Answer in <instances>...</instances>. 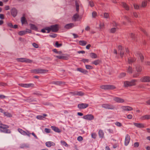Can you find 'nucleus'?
<instances>
[{
  "mask_svg": "<svg viewBox=\"0 0 150 150\" xmlns=\"http://www.w3.org/2000/svg\"><path fill=\"white\" fill-rule=\"evenodd\" d=\"M58 30V25H53L51 26L50 27H46L44 29L41 30V32L43 33H49L51 31L53 32H56Z\"/></svg>",
  "mask_w": 150,
  "mask_h": 150,
  "instance_id": "f257e3e1",
  "label": "nucleus"
},
{
  "mask_svg": "<svg viewBox=\"0 0 150 150\" xmlns=\"http://www.w3.org/2000/svg\"><path fill=\"white\" fill-rule=\"evenodd\" d=\"M137 80L133 79L130 81H125L124 82V85L125 87L133 86L136 85Z\"/></svg>",
  "mask_w": 150,
  "mask_h": 150,
  "instance_id": "f03ea898",
  "label": "nucleus"
},
{
  "mask_svg": "<svg viewBox=\"0 0 150 150\" xmlns=\"http://www.w3.org/2000/svg\"><path fill=\"white\" fill-rule=\"evenodd\" d=\"M31 72L35 74H42L47 73L48 72V70L38 68L33 70L31 71Z\"/></svg>",
  "mask_w": 150,
  "mask_h": 150,
  "instance_id": "7ed1b4c3",
  "label": "nucleus"
},
{
  "mask_svg": "<svg viewBox=\"0 0 150 150\" xmlns=\"http://www.w3.org/2000/svg\"><path fill=\"white\" fill-rule=\"evenodd\" d=\"M100 88L105 90L113 89L116 88L114 86L110 85H103L100 86Z\"/></svg>",
  "mask_w": 150,
  "mask_h": 150,
  "instance_id": "20e7f679",
  "label": "nucleus"
},
{
  "mask_svg": "<svg viewBox=\"0 0 150 150\" xmlns=\"http://www.w3.org/2000/svg\"><path fill=\"white\" fill-rule=\"evenodd\" d=\"M83 118L86 120H91L94 119V116L92 114H88L84 115Z\"/></svg>",
  "mask_w": 150,
  "mask_h": 150,
  "instance_id": "39448f33",
  "label": "nucleus"
},
{
  "mask_svg": "<svg viewBox=\"0 0 150 150\" xmlns=\"http://www.w3.org/2000/svg\"><path fill=\"white\" fill-rule=\"evenodd\" d=\"M102 107L105 109L113 110L114 108V106L110 104H104L102 105Z\"/></svg>",
  "mask_w": 150,
  "mask_h": 150,
  "instance_id": "423d86ee",
  "label": "nucleus"
},
{
  "mask_svg": "<svg viewBox=\"0 0 150 150\" xmlns=\"http://www.w3.org/2000/svg\"><path fill=\"white\" fill-rule=\"evenodd\" d=\"M17 60L18 61L21 62L30 63L32 62V60H31L25 58H18L17 59Z\"/></svg>",
  "mask_w": 150,
  "mask_h": 150,
  "instance_id": "0eeeda50",
  "label": "nucleus"
},
{
  "mask_svg": "<svg viewBox=\"0 0 150 150\" xmlns=\"http://www.w3.org/2000/svg\"><path fill=\"white\" fill-rule=\"evenodd\" d=\"M19 85L21 87L25 88L33 87L34 86V84L33 83H19Z\"/></svg>",
  "mask_w": 150,
  "mask_h": 150,
  "instance_id": "6e6552de",
  "label": "nucleus"
},
{
  "mask_svg": "<svg viewBox=\"0 0 150 150\" xmlns=\"http://www.w3.org/2000/svg\"><path fill=\"white\" fill-rule=\"evenodd\" d=\"M133 124L138 128H142L145 127V125L143 123L134 122Z\"/></svg>",
  "mask_w": 150,
  "mask_h": 150,
  "instance_id": "1a4fd4ad",
  "label": "nucleus"
},
{
  "mask_svg": "<svg viewBox=\"0 0 150 150\" xmlns=\"http://www.w3.org/2000/svg\"><path fill=\"white\" fill-rule=\"evenodd\" d=\"M121 108L124 111H130L133 110L132 107L128 106H122Z\"/></svg>",
  "mask_w": 150,
  "mask_h": 150,
  "instance_id": "9d476101",
  "label": "nucleus"
},
{
  "mask_svg": "<svg viewBox=\"0 0 150 150\" xmlns=\"http://www.w3.org/2000/svg\"><path fill=\"white\" fill-rule=\"evenodd\" d=\"M88 106V104L87 103H81L78 105V108L80 109H83L85 108Z\"/></svg>",
  "mask_w": 150,
  "mask_h": 150,
  "instance_id": "9b49d317",
  "label": "nucleus"
},
{
  "mask_svg": "<svg viewBox=\"0 0 150 150\" xmlns=\"http://www.w3.org/2000/svg\"><path fill=\"white\" fill-rule=\"evenodd\" d=\"M140 80L142 82H150V77L148 76H144Z\"/></svg>",
  "mask_w": 150,
  "mask_h": 150,
  "instance_id": "f8f14e48",
  "label": "nucleus"
},
{
  "mask_svg": "<svg viewBox=\"0 0 150 150\" xmlns=\"http://www.w3.org/2000/svg\"><path fill=\"white\" fill-rule=\"evenodd\" d=\"M8 128V126L2 124L0 126V130L1 131L2 130L7 131V129Z\"/></svg>",
  "mask_w": 150,
  "mask_h": 150,
  "instance_id": "ddd939ff",
  "label": "nucleus"
},
{
  "mask_svg": "<svg viewBox=\"0 0 150 150\" xmlns=\"http://www.w3.org/2000/svg\"><path fill=\"white\" fill-rule=\"evenodd\" d=\"M113 100L117 103H122L125 102L124 99L118 97L114 98Z\"/></svg>",
  "mask_w": 150,
  "mask_h": 150,
  "instance_id": "4468645a",
  "label": "nucleus"
},
{
  "mask_svg": "<svg viewBox=\"0 0 150 150\" xmlns=\"http://www.w3.org/2000/svg\"><path fill=\"white\" fill-rule=\"evenodd\" d=\"M118 50L120 51V55L121 57H123L124 55V52L122 47L121 45H119L118 46Z\"/></svg>",
  "mask_w": 150,
  "mask_h": 150,
  "instance_id": "2eb2a0df",
  "label": "nucleus"
},
{
  "mask_svg": "<svg viewBox=\"0 0 150 150\" xmlns=\"http://www.w3.org/2000/svg\"><path fill=\"white\" fill-rule=\"evenodd\" d=\"M11 13L13 17H15L17 14V10L14 8H12L11 10Z\"/></svg>",
  "mask_w": 150,
  "mask_h": 150,
  "instance_id": "dca6fc26",
  "label": "nucleus"
},
{
  "mask_svg": "<svg viewBox=\"0 0 150 150\" xmlns=\"http://www.w3.org/2000/svg\"><path fill=\"white\" fill-rule=\"evenodd\" d=\"M81 6L80 4V2L79 0H77L76 1V11L78 12L79 11V6Z\"/></svg>",
  "mask_w": 150,
  "mask_h": 150,
  "instance_id": "f3484780",
  "label": "nucleus"
},
{
  "mask_svg": "<svg viewBox=\"0 0 150 150\" xmlns=\"http://www.w3.org/2000/svg\"><path fill=\"white\" fill-rule=\"evenodd\" d=\"M150 119V115H146L141 117L140 119L141 120H149Z\"/></svg>",
  "mask_w": 150,
  "mask_h": 150,
  "instance_id": "a211bd4d",
  "label": "nucleus"
},
{
  "mask_svg": "<svg viewBox=\"0 0 150 150\" xmlns=\"http://www.w3.org/2000/svg\"><path fill=\"white\" fill-rule=\"evenodd\" d=\"M124 8H125L127 10H129V7L128 5L125 2H122L120 4Z\"/></svg>",
  "mask_w": 150,
  "mask_h": 150,
  "instance_id": "6ab92c4d",
  "label": "nucleus"
},
{
  "mask_svg": "<svg viewBox=\"0 0 150 150\" xmlns=\"http://www.w3.org/2000/svg\"><path fill=\"white\" fill-rule=\"evenodd\" d=\"M74 26L73 23H70L67 24L65 26V28L67 29H69L71 28Z\"/></svg>",
  "mask_w": 150,
  "mask_h": 150,
  "instance_id": "aec40b11",
  "label": "nucleus"
},
{
  "mask_svg": "<svg viewBox=\"0 0 150 150\" xmlns=\"http://www.w3.org/2000/svg\"><path fill=\"white\" fill-rule=\"evenodd\" d=\"M76 70L77 71H79L81 73H83L84 74H86L88 72V71L87 70L81 68H78Z\"/></svg>",
  "mask_w": 150,
  "mask_h": 150,
  "instance_id": "412c9836",
  "label": "nucleus"
},
{
  "mask_svg": "<svg viewBox=\"0 0 150 150\" xmlns=\"http://www.w3.org/2000/svg\"><path fill=\"white\" fill-rule=\"evenodd\" d=\"M130 140V137L129 136L127 135L126 136L125 140V144L127 145L129 143Z\"/></svg>",
  "mask_w": 150,
  "mask_h": 150,
  "instance_id": "4be33fe9",
  "label": "nucleus"
},
{
  "mask_svg": "<svg viewBox=\"0 0 150 150\" xmlns=\"http://www.w3.org/2000/svg\"><path fill=\"white\" fill-rule=\"evenodd\" d=\"M101 62V61L99 59L96 60L92 62V64L97 65Z\"/></svg>",
  "mask_w": 150,
  "mask_h": 150,
  "instance_id": "5701e85b",
  "label": "nucleus"
},
{
  "mask_svg": "<svg viewBox=\"0 0 150 150\" xmlns=\"http://www.w3.org/2000/svg\"><path fill=\"white\" fill-rule=\"evenodd\" d=\"M147 1L146 0H144L143 1L142 3L141 7L143 8L145 7L147 5Z\"/></svg>",
  "mask_w": 150,
  "mask_h": 150,
  "instance_id": "b1692460",
  "label": "nucleus"
},
{
  "mask_svg": "<svg viewBox=\"0 0 150 150\" xmlns=\"http://www.w3.org/2000/svg\"><path fill=\"white\" fill-rule=\"evenodd\" d=\"M74 95H77L79 96H82L83 95V93L81 91H75L73 93Z\"/></svg>",
  "mask_w": 150,
  "mask_h": 150,
  "instance_id": "393cba45",
  "label": "nucleus"
},
{
  "mask_svg": "<svg viewBox=\"0 0 150 150\" xmlns=\"http://www.w3.org/2000/svg\"><path fill=\"white\" fill-rule=\"evenodd\" d=\"M91 57L93 59H95L97 58V54L94 53H91L90 54Z\"/></svg>",
  "mask_w": 150,
  "mask_h": 150,
  "instance_id": "a878e982",
  "label": "nucleus"
},
{
  "mask_svg": "<svg viewBox=\"0 0 150 150\" xmlns=\"http://www.w3.org/2000/svg\"><path fill=\"white\" fill-rule=\"evenodd\" d=\"M46 145L48 147H50L52 146H54L55 144L53 142H46Z\"/></svg>",
  "mask_w": 150,
  "mask_h": 150,
  "instance_id": "bb28decb",
  "label": "nucleus"
},
{
  "mask_svg": "<svg viewBox=\"0 0 150 150\" xmlns=\"http://www.w3.org/2000/svg\"><path fill=\"white\" fill-rule=\"evenodd\" d=\"M30 26L31 28L34 30L37 31L38 30V28L34 25L32 24H30Z\"/></svg>",
  "mask_w": 150,
  "mask_h": 150,
  "instance_id": "cd10ccee",
  "label": "nucleus"
},
{
  "mask_svg": "<svg viewBox=\"0 0 150 150\" xmlns=\"http://www.w3.org/2000/svg\"><path fill=\"white\" fill-rule=\"evenodd\" d=\"M99 27L101 30L103 29L104 28V24L103 22L100 21Z\"/></svg>",
  "mask_w": 150,
  "mask_h": 150,
  "instance_id": "c85d7f7f",
  "label": "nucleus"
},
{
  "mask_svg": "<svg viewBox=\"0 0 150 150\" xmlns=\"http://www.w3.org/2000/svg\"><path fill=\"white\" fill-rule=\"evenodd\" d=\"M135 60V59L134 58L129 57L128 58V61L129 63L134 62Z\"/></svg>",
  "mask_w": 150,
  "mask_h": 150,
  "instance_id": "c756f323",
  "label": "nucleus"
},
{
  "mask_svg": "<svg viewBox=\"0 0 150 150\" xmlns=\"http://www.w3.org/2000/svg\"><path fill=\"white\" fill-rule=\"evenodd\" d=\"M79 44L82 46H84L86 45L87 43V42L86 41L83 40L80 41L79 42Z\"/></svg>",
  "mask_w": 150,
  "mask_h": 150,
  "instance_id": "7c9ffc66",
  "label": "nucleus"
},
{
  "mask_svg": "<svg viewBox=\"0 0 150 150\" xmlns=\"http://www.w3.org/2000/svg\"><path fill=\"white\" fill-rule=\"evenodd\" d=\"M26 34V31L25 30L21 31L18 33V34L20 36L24 35Z\"/></svg>",
  "mask_w": 150,
  "mask_h": 150,
  "instance_id": "2f4dec72",
  "label": "nucleus"
},
{
  "mask_svg": "<svg viewBox=\"0 0 150 150\" xmlns=\"http://www.w3.org/2000/svg\"><path fill=\"white\" fill-rule=\"evenodd\" d=\"M51 128L52 130L54 131H60V130L58 128L56 127L52 126Z\"/></svg>",
  "mask_w": 150,
  "mask_h": 150,
  "instance_id": "473e14b6",
  "label": "nucleus"
},
{
  "mask_svg": "<svg viewBox=\"0 0 150 150\" xmlns=\"http://www.w3.org/2000/svg\"><path fill=\"white\" fill-rule=\"evenodd\" d=\"M85 67L86 69H93L92 66L89 65H86Z\"/></svg>",
  "mask_w": 150,
  "mask_h": 150,
  "instance_id": "72a5a7b5",
  "label": "nucleus"
},
{
  "mask_svg": "<svg viewBox=\"0 0 150 150\" xmlns=\"http://www.w3.org/2000/svg\"><path fill=\"white\" fill-rule=\"evenodd\" d=\"M21 21L22 24L25 23L27 21L25 17L24 16L23 17L21 18Z\"/></svg>",
  "mask_w": 150,
  "mask_h": 150,
  "instance_id": "f704fd0d",
  "label": "nucleus"
},
{
  "mask_svg": "<svg viewBox=\"0 0 150 150\" xmlns=\"http://www.w3.org/2000/svg\"><path fill=\"white\" fill-rule=\"evenodd\" d=\"M79 17V15L78 14H76L73 16V19L74 21H76Z\"/></svg>",
  "mask_w": 150,
  "mask_h": 150,
  "instance_id": "c9c22d12",
  "label": "nucleus"
},
{
  "mask_svg": "<svg viewBox=\"0 0 150 150\" xmlns=\"http://www.w3.org/2000/svg\"><path fill=\"white\" fill-rule=\"evenodd\" d=\"M142 70V67L141 66H139L136 67V70L137 72H141Z\"/></svg>",
  "mask_w": 150,
  "mask_h": 150,
  "instance_id": "e433bc0d",
  "label": "nucleus"
},
{
  "mask_svg": "<svg viewBox=\"0 0 150 150\" xmlns=\"http://www.w3.org/2000/svg\"><path fill=\"white\" fill-rule=\"evenodd\" d=\"M5 115L8 117H12V115L10 113L8 112H5L4 113Z\"/></svg>",
  "mask_w": 150,
  "mask_h": 150,
  "instance_id": "4c0bfd02",
  "label": "nucleus"
},
{
  "mask_svg": "<svg viewBox=\"0 0 150 150\" xmlns=\"http://www.w3.org/2000/svg\"><path fill=\"white\" fill-rule=\"evenodd\" d=\"M133 5H134V8L135 9H139V6L138 4H133Z\"/></svg>",
  "mask_w": 150,
  "mask_h": 150,
  "instance_id": "58836bf2",
  "label": "nucleus"
},
{
  "mask_svg": "<svg viewBox=\"0 0 150 150\" xmlns=\"http://www.w3.org/2000/svg\"><path fill=\"white\" fill-rule=\"evenodd\" d=\"M139 57L140 60H141L142 62L144 60V57L143 56L142 54L141 53H140L139 54Z\"/></svg>",
  "mask_w": 150,
  "mask_h": 150,
  "instance_id": "ea45409f",
  "label": "nucleus"
},
{
  "mask_svg": "<svg viewBox=\"0 0 150 150\" xmlns=\"http://www.w3.org/2000/svg\"><path fill=\"white\" fill-rule=\"evenodd\" d=\"M81 61H82L84 63H88L89 61V60L88 59H82Z\"/></svg>",
  "mask_w": 150,
  "mask_h": 150,
  "instance_id": "a19ab883",
  "label": "nucleus"
},
{
  "mask_svg": "<svg viewBox=\"0 0 150 150\" xmlns=\"http://www.w3.org/2000/svg\"><path fill=\"white\" fill-rule=\"evenodd\" d=\"M36 118L37 119L39 120H42L44 118V117L42 115H38L36 117Z\"/></svg>",
  "mask_w": 150,
  "mask_h": 150,
  "instance_id": "79ce46f5",
  "label": "nucleus"
},
{
  "mask_svg": "<svg viewBox=\"0 0 150 150\" xmlns=\"http://www.w3.org/2000/svg\"><path fill=\"white\" fill-rule=\"evenodd\" d=\"M55 57L59 59H66L65 57L61 56H56Z\"/></svg>",
  "mask_w": 150,
  "mask_h": 150,
  "instance_id": "37998d69",
  "label": "nucleus"
},
{
  "mask_svg": "<svg viewBox=\"0 0 150 150\" xmlns=\"http://www.w3.org/2000/svg\"><path fill=\"white\" fill-rule=\"evenodd\" d=\"M117 30V28H113L111 29L110 30V32L111 33H115Z\"/></svg>",
  "mask_w": 150,
  "mask_h": 150,
  "instance_id": "c03bdc74",
  "label": "nucleus"
},
{
  "mask_svg": "<svg viewBox=\"0 0 150 150\" xmlns=\"http://www.w3.org/2000/svg\"><path fill=\"white\" fill-rule=\"evenodd\" d=\"M61 142L63 146H68V145L67 143L64 141H61Z\"/></svg>",
  "mask_w": 150,
  "mask_h": 150,
  "instance_id": "a18cd8bd",
  "label": "nucleus"
},
{
  "mask_svg": "<svg viewBox=\"0 0 150 150\" xmlns=\"http://www.w3.org/2000/svg\"><path fill=\"white\" fill-rule=\"evenodd\" d=\"M132 67H129L127 71L129 73H132Z\"/></svg>",
  "mask_w": 150,
  "mask_h": 150,
  "instance_id": "49530a36",
  "label": "nucleus"
},
{
  "mask_svg": "<svg viewBox=\"0 0 150 150\" xmlns=\"http://www.w3.org/2000/svg\"><path fill=\"white\" fill-rule=\"evenodd\" d=\"M126 74L125 73H122L120 74L119 76L120 78H122L125 76Z\"/></svg>",
  "mask_w": 150,
  "mask_h": 150,
  "instance_id": "de8ad7c7",
  "label": "nucleus"
},
{
  "mask_svg": "<svg viewBox=\"0 0 150 150\" xmlns=\"http://www.w3.org/2000/svg\"><path fill=\"white\" fill-rule=\"evenodd\" d=\"M115 124L116 125L119 127H120L122 125V124L119 122H117Z\"/></svg>",
  "mask_w": 150,
  "mask_h": 150,
  "instance_id": "09e8293b",
  "label": "nucleus"
},
{
  "mask_svg": "<svg viewBox=\"0 0 150 150\" xmlns=\"http://www.w3.org/2000/svg\"><path fill=\"white\" fill-rule=\"evenodd\" d=\"M33 46L36 48H38V44L35 43H33L32 44Z\"/></svg>",
  "mask_w": 150,
  "mask_h": 150,
  "instance_id": "8fccbe9b",
  "label": "nucleus"
},
{
  "mask_svg": "<svg viewBox=\"0 0 150 150\" xmlns=\"http://www.w3.org/2000/svg\"><path fill=\"white\" fill-rule=\"evenodd\" d=\"M92 16L93 18H95L97 15V14L96 12L94 11L92 13Z\"/></svg>",
  "mask_w": 150,
  "mask_h": 150,
  "instance_id": "3c124183",
  "label": "nucleus"
},
{
  "mask_svg": "<svg viewBox=\"0 0 150 150\" xmlns=\"http://www.w3.org/2000/svg\"><path fill=\"white\" fill-rule=\"evenodd\" d=\"M62 46L61 44H59L58 42H57L55 43V46L57 47H59Z\"/></svg>",
  "mask_w": 150,
  "mask_h": 150,
  "instance_id": "603ef678",
  "label": "nucleus"
},
{
  "mask_svg": "<svg viewBox=\"0 0 150 150\" xmlns=\"http://www.w3.org/2000/svg\"><path fill=\"white\" fill-rule=\"evenodd\" d=\"M89 4L91 7H93L94 5V3L92 1H90L89 2Z\"/></svg>",
  "mask_w": 150,
  "mask_h": 150,
  "instance_id": "864d4df0",
  "label": "nucleus"
},
{
  "mask_svg": "<svg viewBox=\"0 0 150 150\" xmlns=\"http://www.w3.org/2000/svg\"><path fill=\"white\" fill-rule=\"evenodd\" d=\"M127 118L129 119H131L132 118V115L130 114L128 115H127Z\"/></svg>",
  "mask_w": 150,
  "mask_h": 150,
  "instance_id": "5fc2aeb1",
  "label": "nucleus"
},
{
  "mask_svg": "<svg viewBox=\"0 0 150 150\" xmlns=\"http://www.w3.org/2000/svg\"><path fill=\"white\" fill-rule=\"evenodd\" d=\"M104 16L105 18H107L109 16V14L107 13H105Z\"/></svg>",
  "mask_w": 150,
  "mask_h": 150,
  "instance_id": "6e6d98bb",
  "label": "nucleus"
},
{
  "mask_svg": "<svg viewBox=\"0 0 150 150\" xmlns=\"http://www.w3.org/2000/svg\"><path fill=\"white\" fill-rule=\"evenodd\" d=\"M6 96L4 95H0V99H3L5 98Z\"/></svg>",
  "mask_w": 150,
  "mask_h": 150,
  "instance_id": "4d7b16f0",
  "label": "nucleus"
},
{
  "mask_svg": "<svg viewBox=\"0 0 150 150\" xmlns=\"http://www.w3.org/2000/svg\"><path fill=\"white\" fill-rule=\"evenodd\" d=\"M134 146L135 147H138L139 146V143L138 142L135 143L134 144Z\"/></svg>",
  "mask_w": 150,
  "mask_h": 150,
  "instance_id": "13d9d810",
  "label": "nucleus"
},
{
  "mask_svg": "<svg viewBox=\"0 0 150 150\" xmlns=\"http://www.w3.org/2000/svg\"><path fill=\"white\" fill-rule=\"evenodd\" d=\"M8 26H9V27L11 28H13V24H12V23H9L8 24Z\"/></svg>",
  "mask_w": 150,
  "mask_h": 150,
  "instance_id": "bf43d9fd",
  "label": "nucleus"
},
{
  "mask_svg": "<svg viewBox=\"0 0 150 150\" xmlns=\"http://www.w3.org/2000/svg\"><path fill=\"white\" fill-rule=\"evenodd\" d=\"M77 139L79 141H81L83 140V139L82 137L79 136L78 137Z\"/></svg>",
  "mask_w": 150,
  "mask_h": 150,
  "instance_id": "052dcab7",
  "label": "nucleus"
},
{
  "mask_svg": "<svg viewBox=\"0 0 150 150\" xmlns=\"http://www.w3.org/2000/svg\"><path fill=\"white\" fill-rule=\"evenodd\" d=\"M145 64L146 65L150 66V62L149 61H146Z\"/></svg>",
  "mask_w": 150,
  "mask_h": 150,
  "instance_id": "680f3d73",
  "label": "nucleus"
},
{
  "mask_svg": "<svg viewBox=\"0 0 150 150\" xmlns=\"http://www.w3.org/2000/svg\"><path fill=\"white\" fill-rule=\"evenodd\" d=\"M133 15L135 18H137L138 17L137 14L136 12H134L133 13Z\"/></svg>",
  "mask_w": 150,
  "mask_h": 150,
  "instance_id": "e2e57ef3",
  "label": "nucleus"
},
{
  "mask_svg": "<svg viewBox=\"0 0 150 150\" xmlns=\"http://www.w3.org/2000/svg\"><path fill=\"white\" fill-rule=\"evenodd\" d=\"M50 37L52 38H55L57 36V35L56 34H54L53 35H49Z\"/></svg>",
  "mask_w": 150,
  "mask_h": 150,
  "instance_id": "0e129e2a",
  "label": "nucleus"
},
{
  "mask_svg": "<svg viewBox=\"0 0 150 150\" xmlns=\"http://www.w3.org/2000/svg\"><path fill=\"white\" fill-rule=\"evenodd\" d=\"M79 54L82 53L84 54L85 53V51H79L78 52Z\"/></svg>",
  "mask_w": 150,
  "mask_h": 150,
  "instance_id": "69168bd1",
  "label": "nucleus"
},
{
  "mask_svg": "<svg viewBox=\"0 0 150 150\" xmlns=\"http://www.w3.org/2000/svg\"><path fill=\"white\" fill-rule=\"evenodd\" d=\"M0 18L1 19H4V15L3 14H0Z\"/></svg>",
  "mask_w": 150,
  "mask_h": 150,
  "instance_id": "338daca9",
  "label": "nucleus"
},
{
  "mask_svg": "<svg viewBox=\"0 0 150 150\" xmlns=\"http://www.w3.org/2000/svg\"><path fill=\"white\" fill-rule=\"evenodd\" d=\"M72 35L74 36V38H75L78 37V35L75 34L73 33Z\"/></svg>",
  "mask_w": 150,
  "mask_h": 150,
  "instance_id": "774afa93",
  "label": "nucleus"
}]
</instances>
